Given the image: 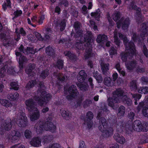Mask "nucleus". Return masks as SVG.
<instances>
[{
	"label": "nucleus",
	"mask_w": 148,
	"mask_h": 148,
	"mask_svg": "<svg viewBox=\"0 0 148 148\" xmlns=\"http://www.w3.org/2000/svg\"><path fill=\"white\" fill-rule=\"evenodd\" d=\"M118 35L121 39L123 40V42L126 47V53H122L121 56L122 60L124 62L125 61L127 58H130L135 54L136 50L134 45L131 42H127V38L123 36L121 33H118V32L115 30L114 33V42L118 46L119 45L120 42L118 38Z\"/></svg>",
	"instance_id": "nucleus-1"
},
{
	"label": "nucleus",
	"mask_w": 148,
	"mask_h": 148,
	"mask_svg": "<svg viewBox=\"0 0 148 148\" xmlns=\"http://www.w3.org/2000/svg\"><path fill=\"white\" fill-rule=\"evenodd\" d=\"M126 95L121 89L116 90L113 92L112 97L109 98L108 99L109 106L113 107L115 103L120 102L121 99L125 103L128 105H131L132 103V101L127 98Z\"/></svg>",
	"instance_id": "nucleus-2"
},
{
	"label": "nucleus",
	"mask_w": 148,
	"mask_h": 148,
	"mask_svg": "<svg viewBox=\"0 0 148 148\" xmlns=\"http://www.w3.org/2000/svg\"><path fill=\"white\" fill-rule=\"evenodd\" d=\"M52 118L51 117L47 119L44 125H42V122H40L39 123H36L35 125L36 131L37 132L40 133L43 130V129L46 130H50L53 132L56 129V127L53 125L51 122Z\"/></svg>",
	"instance_id": "nucleus-3"
},
{
	"label": "nucleus",
	"mask_w": 148,
	"mask_h": 148,
	"mask_svg": "<svg viewBox=\"0 0 148 148\" xmlns=\"http://www.w3.org/2000/svg\"><path fill=\"white\" fill-rule=\"evenodd\" d=\"M27 108L30 112H32V114L30 116V120L32 121H34L38 119L40 116L39 111L35 107V105L32 99L26 100L25 102Z\"/></svg>",
	"instance_id": "nucleus-4"
},
{
	"label": "nucleus",
	"mask_w": 148,
	"mask_h": 148,
	"mask_svg": "<svg viewBox=\"0 0 148 148\" xmlns=\"http://www.w3.org/2000/svg\"><path fill=\"white\" fill-rule=\"evenodd\" d=\"M99 130L102 132L104 133L106 137H108L112 136L113 134V130L112 128L108 127L105 119L103 118L100 121L99 127Z\"/></svg>",
	"instance_id": "nucleus-5"
},
{
	"label": "nucleus",
	"mask_w": 148,
	"mask_h": 148,
	"mask_svg": "<svg viewBox=\"0 0 148 148\" xmlns=\"http://www.w3.org/2000/svg\"><path fill=\"white\" fill-rule=\"evenodd\" d=\"M64 93L68 99H71L77 95L76 87L74 85L69 87L68 88L64 87Z\"/></svg>",
	"instance_id": "nucleus-6"
},
{
	"label": "nucleus",
	"mask_w": 148,
	"mask_h": 148,
	"mask_svg": "<svg viewBox=\"0 0 148 148\" xmlns=\"http://www.w3.org/2000/svg\"><path fill=\"white\" fill-rule=\"evenodd\" d=\"M86 76V74L84 71L82 70L80 71L77 76V79L80 83L77 85L80 89L82 90L86 91L87 89L88 85H85L83 83L84 80Z\"/></svg>",
	"instance_id": "nucleus-7"
},
{
	"label": "nucleus",
	"mask_w": 148,
	"mask_h": 148,
	"mask_svg": "<svg viewBox=\"0 0 148 148\" xmlns=\"http://www.w3.org/2000/svg\"><path fill=\"white\" fill-rule=\"evenodd\" d=\"M16 119V123L19 126L24 127L26 125L27 117L23 112L18 113Z\"/></svg>",
	"instance_id": "nucleus-8"
},
{
	"label": "nucleus",
	"mask_w": 148,
	"mask_h": 148,
	"mask_svg": "<svg viewBox=\"0 0 148 148\" xmlns=\"http://www.w3.org/2000/svg\"><path fill=\"white\" fill-rule=\"evenodd\" d=\"M40 93L41 94V97L42 98L37 99L36 101H38V104L41 106L46 104L47 103L46 101L43 100L42 99H44L45 100L48 101L50 99L51 96L49 93L45 91H40Z\"/></svg>",
	"instance_id": "nucleus-9"
},
{
	"label": "nucleus",
	"mask_w": 148,
	"mask_h": 148,
	"mask_svg": "<svg viewBox=\"0 0 148 148\" xmlns=\"http://www.w3.org/2000/svg\"><path fill=\"white\" fill-rule=\"evenodd\" d=\"M132 128L134 130L138 132L141 131H147L148 130V127L146 126V128L143 127L141 122L139 120H138L135 121L132 125Z\"/></svg>",
	"instance_id": "nucleus-10"
},
{
	"label": "nucleus",
	"mask_w": 148,
	"mask_h": 148,
	"mask_svg": "<svg viewBox=\"0 0 148 148\" xmlns=\"http://www.w3.org/2000/svg\"><path fill=\"white\" fill-rule=\"evenodd\" d=\"M20 136V133L15 130L12 131L11 133L7 135V137L9 139L11 140L12 142L18 140Z\"/></svg>",
	"instance_id": "nucleus-11"
},
{
	"label": "nucleus",
	"mask_w": 148,
	"mask_h": 148,
	"mask_svg": "<svg viewBox=\"0 0 148 148\" xmlns=\"http://www.w3.org/2000/svg\"><path fill=\"white\" fill-rule=\"evenodd\" d=\"M93 115L91 112H88L86 114V121L85 124L88 128H90L92 126V119H93Z\"/></svg>",
	"instance_id": "nucleus-12"
},
{
	"label": "nucleus",
	"mask_w": 148,
	"mask_h": 148,
	"mask_svg": "<svg viewBox=\"0 0 148 148\" xmlns=\"http://www.w3.org/2000/svg\"><path fill=\"white\" fill-rule=\"evenodd\" d=\"M122 23V28L123 29H127L129 24V20L128 18H126L123 21V19H121L117 22V27L119 28L121 26L120 24Z\"/></svg>",
	"instance_id": "nucleus-13"
},
{
	"label": "nucleus",
	"mask_w": 148,
	"mask_h": 148,
	"mask_svg": "<svg viewBox=\"0 0 148 148\" xmlns=\"http://www.w3.org/2000/svg\"><path fill=\"white\" fill-rule=\"evenodd\" d=\"M16 55L17 56V58L19 59V63L20 68H22L23 64L26 60L24 56H22L20 52H16Z\"/></svg>",
	"instance_id": "nucleus-14"
},
{
	"label": "nucleus",
	"mask_w": 148,
	"mask_h": 148,
	"mask_svg": "<svg viewBox=\"0 0 148 148\" xmlns=\"http://www.w3.org/2000/svg\"><path fill=\"white\" fill-rule=\"evenodd\" d=\"M114 138L118 143L121 144H123L126 142V140L125 138L118 134H115Z\"/></svg>",
	"instance_id": "nucleus-15"
},
{
	"label": "nucleus",
	"mask_w": 148,
	"mask_h": 148,
	"mask_svg": "<svg viewBox=\"0 0 148 148\" xmlns=\"http://www.w3.org/2000/svg\"><path fill=\"white\" fill-rule=\"evenodd\" d=\"M41 141L40 138H36L33 139L30 142V144L33 146L38 147L41 145Z\"/></svg>",
	"instance_id": "nucleus-16"
},
{
	"label": "nucleus",
	"mask_w": 148,
	"mask_h": 148,
	"mask_svg": "<svg viewBox=\"0 0 148 148\" xmlns=\"http://www.w3.org/2000/svg\"><path fill=\"white\" fill-rule=\"evenodd\" d=\"M107 39V37L106 35L99 34L97 36L96 40L98 43H104V42L106 41Z\"/></svg>",
	"instance_id": "nucleus-17"
},
{
	"label": "nucleus",
	"mask_w": 148,
	"mask_h": 148,
	"mask_svg": "<svg viewBox=\"0 0 148 148\" xmlns=\"http://www.w3.org/2000/svg\"><path fill=\"white\" fill-rule=\"evenodd\" d=\"M101 65L103 73L105 74L109 70V64L102 62L101 63Z\"/></svg>",
	"instance_id": "nucleus-18"
},
{
	"label": "nucleus",
	"mask_w": 148,
	"mask_h": 148,
	"mask_svg": "<svg viewBox=\"0 0 148 148\" xmlns=\"http://www.w3.org/2000/svg\"><path fill=\"white\" fill-rule=\"evenodd\" d=\"M87 34L88 35V36L86 38H85V42H86L87 45H89V47H90V45L93 42V40L91 39V33L90 32H88Z\"/></svg>",
	"instance_id": "nucleus-19"
},
{
	"label": "nucleus",
	"mask_w": 148,
	"mask_h": 148,
	"mask_svg": "<svg viewBox=\"0 0 148 148\" xmlns=\"http://www.w3.org/2000/svg\"><path fill=\"white\" fill-rule=\"evenodd\" d=\"M125 65L127 69L131 70L136 67V63L135 61L130 62L129 63L127 62L125 63Z\"/></svg>",
	"instance_id": "nucleus-20"
},
{
	"label": "nucleus",
	"mask_w": 148,
	"mask_h": 148,
	"mask_svg": "<svg viewBox=\"0 0 148 148\" xmlns=\"http://www.w3.org/2000/svg\"><path fill=\"white\" fill-rule=\"evenodd\" d=\"M80 24L78 22H75L74 23V27L75 29L76 32L77 33V36H80L82 34V31L79 29Z\"/></svg>",
	"instance_id": "nucleus-21"
},
{
	"label": "nucleus",
	"mask_w": 148,
	"mask_h": 148,
	"mask_svg": "<svg viewBox=\"0 0 148 148\" xmlns=\"http://www.w3.org/2000/svg\"><path fill=\"white\" fill-rule=\"evenodd\" d=\"M0 103L1 104L6 107H10L12 106V104L7 100L5 99H0Z\"/></svg>",
	"instance_id": "nucleus-22"
},
{
	"label": "nucleus",
	"mask_w": 148,
	"mask_h": 148,
	"mask_svg": "<svg viewBox=\"0 0 148 148\" xmlns=\"http://www.w3.org/2000/svg\"><path fill=\"white\" fill-rule=\"evenodd\" d=\"M31 20L29 18H28L27 19V22L29 24H30L34 27H35L36 25H32V23H35L37 22V17L36 16H33L31 18Z\"/></svg>",
	"instance_id": "nucleus-23"
},
{
	"label": "nucleus",
	"mask_w": 148,
	"mask_h": 148,
	"mask_svg": "<svg viewBox=\"0 0 148 148\" xmlns=\"http://www.w3.org/2000/svg\"><path fill=\"white\" fill-rule=\"evenodd\" d=\"M138 91L139 93L146 94L148 92V87H140L138 88Z\"/></svg>",
	"instance_id": "nucleus-24"
},
{
	"label": "nucleus",
	"mask_w": 148,
	"mask_h": 148,
	"mask_svg": "<svg viewBox=\"0 0 148 148\" xmlns=\"http://www.w3.org/2000/svg\"><path fill=\"white\" fill-rule=\"evenodd\" d=\"M18 96V94L17 92H15L10 94L8 96V98L11 100H14L17 99Z\"/></svg>",
	"instance_id": "nucleus-25"
},
{
	"label": "nucleus",
	"mask_w": 148,
	"mask_h": 148,
	"mask_svg": "<svg viewBox=\"0 0 148 148\" xmlns=\"http://www.w3.org/2000/svg\"><path fill=\"white\" fill-rule=\"evenodd\" d=\"M62 116L66 120L69 119V112L68 111L62 110L61 111Z\"/></svg>",
	"instance_id": "nucleus-26"
},
{
	"label": "nucleus",
	"mask_w": 148,
	"mask_h": 148,
	"mask_svg": "<svg viewBox=\"0 0 148 148\" xmlns=\"http://www.w3.org/2000/svg\"><path fill=\"white\" fill-rule=\"evenodd\" d=\"M94 76L99 83H101L102 81V77L100 75H99L98 73L96 71L93 73Z\"/></svg>",
	"instance_id": "nucleus-27"
},
{
	"label": "nucleus",
	"mask_w": 148,
	"mask_h": 148,
	"mask_svg": "<svg viewBox=\"0 0 148 148\" xmlns=\"http://www.w3.org/2000/svg\"><path fill=\"white\" fill-rule=\"evenodd\" d=\"M125 112V108L122 106H121L119 109V112L118 115L119 116H123Z\"/></svg>",
	"instance_id": "nucleus-28"
},
{
	"label": "nucleus",
	"mask_w": 148,
	"mask_h": 148,
	"mask_svg": "<svg viewBox=\"0 0 148 148\" xmlns=\"http://www.w3.org/2000/svg\"><path fill=\"white\" fill-rule=\"evenodd\" d=\"M64 53L65 56H68L71 60H73L75 57V56L69 51H66L64 52Z\"/></svg>",
	"instance_id": "nucleus-29"
},
{
	"label": "nucleus",
	"mask_w": 148,
	"mask_h": 148,
	"mask_svg": "<svg viewBox=\"0 0 148 148\" xmlns=\"http://www.w3.org/2000/svg\"><path fill=\"white\" fill-rule=\"evenodd\" d=\"M111 79L110 77H106L104 79V83L105 85L108 86H111L113 84L111 83Z\"/></svg>",
	"instance_id": "nucleus-30"
},
{
	"label": "nucleus",
	"mask_w": 148,
	"mask_h": 148,
	"mask_svg": "<svg viewBox=\"0 0 148 148\" xmlns=\"http://www.w3.org/2000/svg\"><path fill=\"white\" fill-rule=\"evenodd\" d=\"M11 6V2L10 0H6V2L4 3L2 5V8L4 11H5L7 8V7H10Z\"/></svg>",
	"instance_id": "nucleus-31"
},
{
	"label": "nucleus",
	"mask_w": 148,
	"mask_h": 148,
	"mask_svg": "<svg viewBox=\"0 0 148 148\" xmlns=\"http://www.w3.org/2000/svg\"><path fill=\"white\" fill-rule=\"evenodd\" d=\"M46 51L48 55H52L54 53V50L51 47H48L46 48Z\"/></svg>",
	"instance_id": "nucleus-32"
},
{
	"label": "nucleus",
	"mask_w": 148,
	"mask_h": 148,
	"mask_svg": "<svg viewBox=\"0 0 148 148\" xmlns=\"http://www.w3.org/2000/svg\"><path fill=\"white\" fill-rule=\"evenodd\" d=\"M51 140V136H44L41 140L42 142L44 143L47 142Z\"/></svg>",
	"instance_id": "nucleus-33"
},
{
	"label": "nucleus",
	"mask_w": 148,
	"mask_h": 148,
	"mask_svg": "<svg viewBox=\"0 0 148 148\" xmlns=\"http://www.w3.org/2000/svg\"><path fill=\"white\" fill-rule=\"evenodd\" d=\"M120 16V13L116 12L113 14L112 15V18L114 21H117L119 18Z\"/></svg>",
	"instance_id": "nucleus-34"
},
{
	"label": "nucleus",
	"mask_w": 148,
	"mask_h": 148,
	"mask_svg": "<svg viewBox=\"0 0 148 148\" xmlns=\"http://www.w3.org/2000/svg\"><path fill=\"white\" fill-rule=\"evenodd\" d=\"M35 65L34 64L31 65L30 66L27 67L25 71L26 73L28 74H29L32 71V70L33 69Z\"/></svg>",
	"instance_id": "nucleus-35"
},
{
	"label": "nucleus",
	"mask_w": 148,
	"mask_h": 148,
	"mask_svg": "<svg viewBox=\"0 0 148 148\" xmlns=\"http://www.w3.org/2000/svg\"><path fill=\"white\" fill-rule=\"evenodd\" d=\"M141 95L138 94H134L132 95L133 97L134 98L135 100L134 103L135 105H137L138 104L137 101V100L140 99L141 98Z\"/></svg>",
	"instance_id": "nucleus-36"
},
{
	"label": "nucleus",
	"mask_w": 148,
	"mask_h": 148,
	"mask_svg": "<svg viewBox=\"0 0 148 148\" xmlns=\"http://www.w3.org/2000/svg\"><path fill=\"white\" fill-rule=\"evenodd\" d=\"M10 86L14 90H18V85L16 82H12L10 84Z\"/></svg>",
	"instance_id": "nucleus-37"
},
{
	"label": "nucleus",
	"mask_w": 148,
	"mask_h": 148,
	"mask_svg": "<svg viewBox=\"0 0 148 148\" xmlns=\"http://www.w3.org/2000/svg\"><path fill=\"white\" fill-rule=\"evenodd\" d=\"M142 112L144 116L148 118V108L145 107H143Z\"/></svg>",
	"instance_id": "nucleus-38"
},
{
	"label": "nucleus",
	"mask_w": 148,
	"mask_h": 148,
	"mask_svg": "<svg viewBox=\"0 0 148 148\" xmlns=\"http://www.w3.org/2000/svg\"><path fill=\"white\" fill-rule=\"evenodd\" d=\"M36 81H30L27 85L26 87L28 89L32 88L36 84Z\"/></svg>",
	"instance_id": "nucleus-39"
},
{
	"label": "nucleus",
	"mask_w": 148,
	"mask_h": 148,
	"mask_svg": "<svg viewBox=\"0 0 148 148\" xmlns=\"http://www.w3.org/2000/svg\"><path fill=\"white\" fill-rule=\"evenodd\" d=\"M91 15L92 16H95L96 19L97 21H99L100 16V12H92L91 13Z\"/></svg>",
	"instance_id": "nucleus-40"
},
{
	"label": "nucleus",
	"mask_w": 148,
	"mask_h": 148,
	"mask_svg": "<svg viewBox=\"0 0 148 148\" xmlns=\"http://www.w3.org/2000/svg\"><path fill=\"white\" fill-rule=\"evenodd\" d=\"M130 86L132 89H136L137 88L136 81H133L131 82L130 84Z\"/></svg>",
	"instance_id": "nucleus-41"
},
{
	"label": "nucleus",
	"mask_w": 148,
	"mask_h": 148,
	"mask_svg": "<svg viewBox=\"0 0 148 148\" xmlns=\"http://www.w3.org/2000/svg\"><path fill=\"white\" fill-rule=\"evenodd\" d=\"M142 29L140 30V32L143 33V35H145L147 33V31L146 29V26L145 24H143L142 25Z\"/></svg>",
	"instance_id": "nucleus-42"
},
{
	"label": "nucleus",
	"mask_w": 148,
	"mask_h": 148,
	"mask_svg": "<svg viewBox=\"0 0 148 148\" xmlns=\"http://www.w3.org/2000/svg\"><path fill=\"white\" fill-rule=\"evenodd\" d=\"M110 54V55H111V58H112V56L113 55H114L116 54V50L115 49L114 47H111L110 50L109 51Z\"/></svg>",
	"instance_id": "nucleus-43"
},
{
	"label": "nucleus",
	"mask_w": 148,
	"mask_h": 148,
	"mask_svg": "<svg viewBox=\"0 0 148 148\" xmlns=\"http://www.w3.org/2000/svg\"><path fill=\"white\" fill-rule=\"evenodd\" d=\"M24 134L26 138H29L31 136V132L29 130H25Z\"/></svg>",
	"instance_id": "nucleus-44"
},
{
	"label": "nucleus",
	"mask_w": 148,
	"mask_h": 148,
	"mask_svg": "<svg viewBox=\"0 0 148 148\" xmlns=\"http://www.w3.org/2000/svg\"><path fill=\"white\" fill-rule=\"evenodd\" d=\"M7 68V66H5L4 68H1L0 71V76L3 77L5 75V68Z\"/></svg>",
	"instance_id": "nucleus-45"
},
{
	"label": "nucleus",
	"mask_w": 148,
	"mask_h": 148,
	"mask_svg": "<svg viewBox=\"0 0 148 148\" xmlns=\"http://www.w3.org/2000/svg\"><path fill=\"white\" fill-rule=\"evenodd\" d=\"M84 44L83 43L80 42H77L75 44V45L78 49H82L83 48V47L84 46Z\"/></svg>",
	"instance_id": "nucleus-46"
},
{
	"label": "nucleus",
	"mask_w": 148,
	"mask_h": 148,
	"mask_svg": "<svg viewBox=\"0 0 148 148\" xmlns=\"http://www.w3.org/2000/svg\"><path fill=\"white\" fill-rule=\"evenodd\" d=\"M34 34L35 35L36 38L40 40H42L43 38L42 37L41 34L37 32H35Z\"/></svg>",
	"instance_id": "nucleus-47"
},
{
	"label": "nucleus",
	"mask_w": 148,
	"mask_h": 148,
	"mask_svg": "<svg viewBox=\"0 0 148 148\" xmlns=\"http://www.w3.org/2000/svg\"><path fill=\"white\" fill-rule=\"evenodd\" d=\"M22 12L21 10H17L14 12V15L15 17H17L21 15L22 14Z\"/></svg>",
	"instance_id": "nucleus-48"
},
{
	"label": "nucleus",
	"mask_w": 148,
	"mask_h": 148,
	"mask_svg": "<svg viewBox=\"0 0 148 148\" xmlns=\"http://www.w3.org/2000/svg\"><path fill=\"white\" fill-rule=\"evenodd\" d=\"M57 66L59 69L62 68L63 65V61L59 60L57 62Z\"/></svg>",
	"instance_id": "nucleus-49"
},
{
	"label": "nucleus",
	"mask_w": 148,
	"mask_h": 148,
	"mask_svg": "<svg viewBox=\"0 0 148 148\" xmlns=\"http://www.w3.org/2000/svg\"><path fill=\"white\" fill-rule=\"evenodd\" d=\"M12 127V125L11 123H6L5 126V129L6 130H10Z\"/></svg>",
	"instance_id": "nucleus-50"
},
{
	"label": "nucleus",
	"mask_w": 148,
	"mask_h": 148,
	"mask_svg": "<svg viewBox=\"0 0 148 148\" xmlns=\"http://www.w3.org/2000/svg\"><path fill=\"white\" fill-rule=\"evenodd\" d=\"M61 26L60 29L61 31H62L65 29V20L62 21L61 24Z\"/></svg>",
	"instance_id": "nucleus-51"
},
{
	"label": "nucleus",
	"mask_w": 148,
	"mask_h": 148,
	"mask_svg": "<svg viewBox=\"0 0 148 148\" xmlns=\"http://www.w3.org/2000/svg\"><path fill=\"white\" fill-rule=\"evenodd\" d=\"M144 55L147 57H148V51L145 46H144L143 50Z\"/></svg>",
	"instance_id": "nucleus-52"
},
{
	"label": "nucleus",
	"mask_w": 148,
	"mask_h": 148,
	"mask_svg": "<svg viewBox=\"0 0 148 148\" xmlns=\"http://www.w3.org/2000/svg\"><path fill=\"white\" fill-rule=\"evenodd\" d=\"M48 71H45L42 72L41 74V76L42 78H45L48 75Z\"/></svg>",
	"instance_id": "nucleus-53"
},
{
	"label": "nucleus",
	"mask_w": 148,
	"mask_h": 148,
	"mask_svg": "<svg viewBox=\"0 0 148 148\" xmlns=\"http://www.w3.org/2000/svg\"><path fill=\"white\" fill-rule=\"evenodd\" d=\"M79 148H86L85 143L83 141H80Z\"/></svg>",
	"instance_id": "nucleus-54"
},
{
	"label": "nucleus",
	"mask_w": 148,
	"mask_h": 148,
	"mask_svg": "<svg viewBox=\"0 0 148 148\" xmlns=\"http://www.w3.org/2000/svg\"><path fill=\"white\" fill-rule=\"evenodd\" d=\"M91 50L90 49L88 51V52H86L84 56L86 58H88L89 57L91 56Z\"/></svg>",
	"instance_id": "nucleus-55"
},
{
	"label": "nucleus",
	"mask_w": 148,
	"mask_h": 148,
	"mask_svg": "<svg viewBox=\"0 0 148 148\" xmlns=\"http://www.w3.org/2000/svg\"><path fill=\"white\" fill-rule=\"evenodd\" d=\"M91 101L89 99L86 100L84 102V106L85 107L86 106L88 105V104L91 103Z\"/></svg>",
	"instance_id": "nucleus-56"
},
{
	"label": "nucleus",
	"mask_w": 148,
	"mask_h": 148,
	"mask_svg": "<svg viewBox=\"0 0 148 148\" xmlns=\"http://www.w3.org/2000/svg\"><path fill=\"white\" fill-rule=\"evenodd\" d=\"M58 78L60 81H64L65 79V77L61 74H59L58 75Z\"/></svg>",
	"instance_id": "nucleus-57"
},
{
	"label": "nucleus",
	"mask_w": 148,
	"mask_h": 148,
	"mask_svg": "<svg viewBox=\"0 0 148 148\" xmlns=\"http://www.w3.org/2000/svg\"><path fill=\"white\" fill-rule=\"evenodd\" d=\"M45 17L44 15H42L41 16L39 20L38 23L40 24H41L43 23V21L45 19Z\"/></svg>",
	"instance_id": "nucleus-58"
},
{
	"label": "nucleus",
	"mask_w": 148,
	"mask_h": 148,
	"mask_svg": "<svg viewBox=\"0 0 148 148\" xmlns=\"http://www.w3.org/2000/svg\"><path fill=\"white\" fill-rule=\"evenodd\" d=\"M128 116L130 119H132L134 118V114L133 112H131L128 114Z\"/></svg>",
	"instance_id": "nucleus-59"
},
{
	"label": "nucleus",
	"mask_w": 148,
	"mask_h": 148,
	"mask_svg": "<svg viewBox=\"0 0 148 148\" xmlns=\"http://www.w3.org/2000/svg\"><path fill=\"white\" fill-rule=\"evenodd\" d=\"M130 9H134V10H137V7L136 5H135L134 4L132 3L129 7Z\"/></svg>",
	"instance_id": "nucleus-60"
},
{
	"label": "nucleus",
	"mask_w": 148,
	"mask_h": 148,
	"mask_svg": "<svg viewBox=\"0 0 148 148\" xmlns=\"http://www.w3.org/2000/svg\"><path fill=\"white\" fill-rule=\"evenodd\" d=\"M115 68L118 71H119L121 69L120 67V64L119 62H117L116 63L115 65Z\"/></svg>",
	"instance_id": "nucleus-61"
},
{
	"label": "nucleus",
	"mask_w": 148,
	"mask_h": 148,
	"mask_svg": "<svg viewBox=\"0 0 148 148\" xmlns=\"http://www.w3.org/2000/svg\"><path fill=\"white\" fill-rule=\"evenodd\" d=\"M49 108L48 107H45L42 109V112L43 113H45L48 111Z\"/></svg>",
	"instance_id": "nucleus-62"
},
{
	"label": "nucleus",
	"mask_w": 148,
	"mask_h": 148,
	"mask_svg": "<svg viewBox=\"0 0 148 148\" xmlns=\"http://www.w3.org/2000/svg\"><path fill=\"white\" fill-rule=\"evenodd\" d=\"M107 18L108 21H109L110 23L111 24V25H113L114 24V23L112 21L111 19L110 16L108 15L107 16Z\"/></svg>",
	"instance_id": "nucleus-63"
},
{
	"label": "nucleus",
	"mask_w": 148,
	"mask_h": 148,
	"mask_svg": "<svg viewBox=\"0 0 148 148\" xmlns=\"http://www.w3.org/2000/svg\"><path fill=\"white\" fill-rule=\"evenodd\" d=\"M59 145L57 143H54L52 145L51 148H59Z\"/></svg>",
	"instance_id": "nucleus-64"
}]
</instances>
